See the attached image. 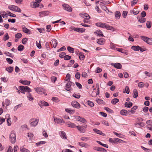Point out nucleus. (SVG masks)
Instances as JSON below:
<instances>
[{
	"label": "nucleus",
	"mask_w": 152,
	"mask_h": 152,
	"mask_svg": "<svg viewBox=\"0 0 152 152\" xmlns=\"http://www.w3.org/2000/svg\"><path fill=\"white\" fill-rule=\"evenodd\" d=\"M106 23H102L101 22H99L96 23V25L98 27L105 28Z\"/></svg>",
	"instance_id": "a211bd4d"
},
{
	"label": "nucleus",
	"mask_w": 152,
	"mask_h": 152,
	"mask_svg": "<svg viewBox=\"0 0 152 152\" xmlns=\"http://www.w3.org/2000/svg\"><path fill=\"white\" fill-rule=\"evenodd\" d=\"M20 92L25 94L26 92L29 93L31 92V89L27 86H20L18 88Z\"/></svg>",
	"instance_id": "f257e3e1"
},
{
	"label": "nucleus",
	"mask_w": 152,
	"mask_h": 152,
	"mask_svg": "<svg viewBox=\"0 0 152 152\" xmlns=\"http://www.w3.org/2000/svg\"><path fill=\"white\" fill-rule=\"evenodd\" d=\"M71 30H73L75 31L80 32L83 33L85 31V29L80 28H75L74 27H71L70 28Z\"/></svg>",
	"instance_id": "423d86ee"
},
{
	"label": "nucleus",
	"mask_w": 152,
	"mask_h": 152,
	"mask_svg": "<svg viewBox=\"0 0 152 152\" xmlns=\"http://www.w3.org/2000/svg\"><path fill=\"white\" fill-rule=\"evenodd\" d=\"M10 139L11 142L14 143L16 141L15 133L14 131H12L10 135Z\"/></svg>",
	"instance_id": "f03ea898"
},
{
	"label": "nucleus",
	"mask_w": 152,
	"mask_h": 152,
	"mask_svg": "<svg viewBox=\"0 0 152 152\" xmlns=\"http://www.w3.org/2000/svg\"><path fill=\"white\" fill-rule=\"evenodd\" d=\"M41 105L42 106H47L49 105L48 103V102L45 101H41Z\"/></svg>",
	"instance_id": "a18cd8bd"
},
{
	"label": "nucleus",
	"mask_w": 152,
	"mask_h": 152,
	"mask_svg": "<svg viewBox=\"0 0 152 152\" xmlns=\"http://www.w3.org/2000/svg\"><path fill=\"white\" fill-rule=\"evenodd\" d=\"M113 133L117 137L120 138L122 137V134L121 133H118L115 132H113Z\"/></svg>",
	"instance_id": "4d7b16f0"
},
{
	"label": "nucleus",
	"mask_w": 152,
	"mask_h": 152,
	"mask_svg": "<svg viewBox=\"0 0 152 152\" xmlns=\"http://www.w3.org/2000/svg\"><path fill=\"white\" fill-rule=\"evenodd\" d=\"M72 96L74 97L77 99H79L80 97V95L79 94H77L75 93H74Z\"/></svg>",
	"instance_id": "864d4df0"
},
{
	"label": "nucleus",
	"mask_w": 152,
	"mask_h": 152,
	"mask_svg": "<svg viewBox=\"0 0 152 152\" xmlns=\"http://www.w3.org/2000/svg\"><path fill=\"white\" fill-rule=\"evenodd\" d=\"M136 9L134 8L133 10L130 11V13H133L134 15H136L139 13V11H136Z\"/></svg>",
	"instance_id": "72a5a7b5"
},
{
	"label": "nucleus",
	"mask_w": 152,
	"mask_h": 152,
	"mask_svg": "<svg viewBox=\"0 0 152 152\" xmlns=\"http://www.w3.org/2000/svg\"><path fill=\"white\" fill-rule=\"evenodd\" d=\"M19 82L22 83L23 85H29L31 82L29 81H28L26 80H20L19 81Z\"/></svg>",
	"instance_id": "9b49d317"
},
{
	"label": "nucleus",
	"mask_w": 152,
	"mask_h": 152,
	"mask_svg": "<svg viewBox=\"0 0 152 152\" xmlns=\"http://www.w3.org/2000/svg\"><path fill=\"white\" fill-rule=\"evenodd\" d=\"M71 104L73 107L77 109H79L80 107V105L77 102H72Z\"/></svg>",
	"instance_id": "6e6552de"
},
{
	"label": "nucleus",
	"mask_w": 152,
	"mask_h": 152,
	"mask_svg": "<svg viewBox=\"0 0 152 152\" xmlns=\"http://www.w3.org/2000/svg\"><path fill=\"white\" fill-rule=\"evenodd\" d=\"M122 141L123 140L118 138H114L113 139L112 138H110L109 139V142H110L114 144H117L118 142L121 143Z\"/></svg>",
	"instance_id": "39448f33"
},
{
	"label": "nucleus",
	"mask_w": 152,
	"mask_h": 152,
	"mask_svg": "<svg viewBox=\"0 0 152 152\" xmlns=\"http://www.w3.org/2000/svg\"><path fill=\"white\" fill-rule=\"evenodd\" d=\"M75 84L80 89H82V87L81 85L79 83L77 82H76Z\"/></svg>",
	"instance_id": "680f3d73"
},
{
	"label": "nucleus",
	"mask_w": 152,
	"mask_h": 152,
	"mask_svg": "<svg viewBox=\"0 0 152 152\" xmlns=\"http://www.w3.org/2000/svg\"><path fill=\"white\" fill-rule=\"evenodd\" d=\"M6 60L9 64H12L13 62V60L10 58H7Z\"/></svg>",
	"instance_id": "6e6d98bb"
},
{
	"label": "nucleus",
	"mask_w": 152,
	"mask_h": 152,
	"mask_svg": "<svg viewBox=\"0 0 152 152\" xmlns=\"http://www.w3.org/2000/svg\"><path fill=\"white\" fill-rule=\"evenodd\" d=\"M105 41V39L103 38H100L97 39V43L100 45H103Z\"/></svg>",
	"instance_id": "6ab92c4d"
},
{
	"label": "nucleus",
	"mask_w": 152,
	"mask_h": 152,
	"mask_svg": "<svg viewBox=\"0 0 152 152\" xmlns=\"http://www.w3.org/2000/svg\"><path fill=\"white\" fill-rule=\"evenodd\" d=\"M80 77V74L79 72H77L76 73L75 77L77 79H79Z\"/></svg>",
	"instance_id": "5fc2aeb1"
},
{
	"label": "nucleus",
	"mask_w": 152,
	"mask_h": 152,
	"mask_svg": "<svg viewBox=\"0 0 152 152\" xmlns=\"http://www.w3.org/2000/svg\"><path fill=\"white\" fill-rule=\"evenodd\" d=\"M93 130L94 132L96 133L97 134H99L101 135H104V134L103 133L102 131L96 129H94Z\"/></svg>",
	"instance_id": "393cba45"
},
{
	"label": "nucleus",
	"mask_w": 152,
	"mask_h": 152,
	"mask_svg": "<svg viewBox=\"0 0 152 152\" xmlns=\"http://www.w3.org/2000/svg\"><path fill=\"white\" fill-rule=\"evenodd\" d=\"M94 33L97 34V36L100 37H102L104 36L102 31H101L100 30H98L94 32Z\"/></svg>",
	"instance_id": "f8f14e48"
},
{
	"label": "nucleus",
	"mask_w": 152,
	"mask_h": 152,
	"mask_svg": "<svg viewBox=\"0 0 152 152\" xmlns=\"http://www.w3.org/2000/svg\"><path fill=\"white\" fill-rule=\"evenodd\" d=\"M140 38L143 41L147 43L148 37L144 36H141Z\"/></svg>",
	"instance_id": "79ce46f5"
},
{
	"label": "nucleus",
	"mask_w": 152,
	"mask_h": 152,
	"mask_svg": "<svg viewBox=\"0 0 152 152\" xmlns=\"http://www.w3.org/2000/svg\"><path fill=\"white\" fill-rule=\"evenodd\" d=\"M22 36V34L20 33H18L15 35V37L17 39L20 38Z\"/></svg>",
	"instance_id": "603ef678"
},
{
	"label": "nucleus",
	"mask_w": 152,
	"mask_h": 152,
	"mask_svg": "<svg viewBox=\"0 0 152 152\" xmlns=\"http://www.w3.org/2000/svg\"><path fill=\"white\" fill-rule=\"evenodd\" d=\"M7 12L8 13V15L9 16L12 17H16V15L15 14L12 13L10 12L9 11H7Z\"/></svg>",
	"instance_id": "de8ad7c7"
},
{
	"label": "nucleus",
	"mask_w": 152,
	"mask_h": 152,
	"mask_svg": "<svg viewBox=\"0 0 152 152\" xmlns=\"http://www.w3.org/2000/svg\"><path fill=\"white\" fill-rule=\"evenodd\" d=\"M105 28H106L107 30H111L114 31V28L112 26H110L109 25L106 24Z\"/></svg>",
	"instance_id": "7c9ffc66"
},
{
	"label": "nucleus",
	"mask_w": 152,
	"mask_h": 152,
	"mask_svg": "<svg viewBox=\"0 0 152 152\" xmlns=\"http://www.w3.org/2000/svg\"><path fill=\"white\" fill-rule=\"evenodd\" d=\"M75 112V111L72 110L71 109L67 108V113L70 114L73 113Z\"/></svg>",
	"instance_id": "bf43d9fd"
},
{
	"label": "nucleus",
	"mask_w": 152,
	"mask_h": 152,
	"mask_svg": "<svg viewBox=\"0 0 152 152\" xmlns=\"http://www.w3.org/2000/svg\"><path fill=\"white\" fill-rule=\"evenodd\" d=\"M28 39L27 38L25 37L23 38L22 40V43L24 45L26 44L27 42Z\"/></svg>",
	"instance_id": "09e8293b"
},
{
	"label": "nucleus",
	"mask_w": 152,
	"mask_h": 152,
	"mask_svg": "<svg viewBox=\"0 0 152 152\" xmlns=\"http://www.w3.org/2000/svg\"><path fill=\"white\" fill-rule=\"evenodd\" d=\"M147 43L150 45H152V38H149L148 37Z\"/></svg>",
	"instance_id": "69168bd1"
},
{
	"label": "nucleus",
	"mask_w": 152,
	"mask_h": 152,
	"mask_svg": "<svg viewBox=\"0 0 152 152\" xmlns=\"http://www.w3.org/2000/svg\"><path fill=\"white\" fill-rule=\"evenodd\" d=\"M54 121L55 123L59 124H62L64 122L63 119L60 118H55Z\"/></svg>",
	"instance_id": "ddd939ff"
},
{
	"label": "nucleus",
	"mask_w": 152,
	"mask_h": 152,
	"mask_svg": "<svg viewBox=\"0 0 152 152\" xmlns=\"http://www.w3.org/2000/svg\"><path fill=\"white\" fill-rule=\"evenodd\" d=\"M87 104L91 107H93L94 105V103L89 101H88L87 102Z\"/></svg>",
	"instance_id": "052dcab7"
},
{
	"label": "nucleus",
	"mask_w": 152,
	"mask_h": 152,
	"mask_svg": "<svg viewBox=\"0 0 152 152\" xmlns=\"http://www.w3.org/2000/svg\"><path fill=\"white\" fill-rule=\"evenodd\" d=\"M34 89L36 91V92L39 94H45L46 96L47 95V94H45V90L43 88H41L39 87H38L37 88H34Z\"/></svg>",
	"instance_id": "20e7f679"
},
{
	"label": "nucleus",
	"mask_w": 152,
	"mask_h": 152,
	"mask_svg": "<svg viewBox=\"0 0 152 152\" xmlns=\"http://www.w3.org/2000/svg\"><path fill=\"white\" fill-rule=\"evenodd\" d=\"M76 119L77 121L84 123H86L87 122L86 120L84 118L79 116H77Z\"/></svg>",
	"instance_id": "1a4fd4ad"
},
{
	"label": "nucleus",
	"mask_w": 152,
	"mask_h": 152,
	"mask_svg": "<svg viewBox=\"0 0 152 152\" xmlns=\"http://www.w3.org/2000/svg\"><path fill=\"white\" fill-rule=\"evenodd\" d=\"M120 113L123 115H127L128 114L130 115L129 111H127L125 110H121L120 111Z\"/></svg>",
	"instance_id": "dca6fc26"
},
{
	"label": "nucleus",
	"mask_w": 152,
	"mask_h": 152,
	"mask_svg": "<svg viewBox=\"0 0 152 152\" xmlns=\"http://www.w3.org/2000/svg\"><path fill=\"white\" fill-rule=\"evenodd\" d=\"M50 43L51 45H53V47L54 48L56 47L58 44V42L57 40L55 39H52L51 42Z\"/></svg>",
	"instance_id": "aec40b11"
},
{
	"label": "nucleus",
	"mask_w": 152,
	"mask_h": 152,
	"mask_svg": "<svg viewBox=\"0 0 152 152\" xmlns=\"http://www.w3.org/2000/svg\"><path fill=\"white\" fill-rule=\"evenodd\" d=\"M132 103L130 102H126L124 104L125 106L128 108H130L132 106Z\"/></svg>",
	"instance_id": "5701e85b"
},
{
	"label": "nucleus",
	"mask_w": 152,
	"mask_h": 152,
	"mask_svg": "<svg viewBox=\"0 0 152 152\" xmlns=\"http://www.w3.org/2000/svg\"><path fill=\"white\" fill-rule=\"evenodd\" d=\"M99 94V88H97V89L96 92H92L91 96L93 97H95L96 96L98 95Z\"/></svg>",
	"instance_id": "b1692460"
},
{
	"label": "nucleus",
	"mask_w": 152,
	"mask_h": 152,
	"mask_svg": "<svg viewBox=\"0 0 152 152\" xmlns=\"http://www.w3.org/2000/svg\"><path fill=\"white\" fill-rule=\"evenodd\" d=\"M8 8L11 10L16 12H20L21 11V9L18 6L14 5L9 6L8 7Z\"/></svg>",
	"instance_id": "7ed1b4c3"
},
{
	"label": "nucleus",
	"mask_w": 152,
	"mask_h": 152,
	"mask_svg": "<svg viewBox=\"0 0 152 152\" xmlns=\"http://www.w3.org/2000/svg\"><path fill=\"white\" fill-rule=\"evenodd\" d=\"M38 3L35 1V2H33V5L31 7L34 8H36L37 7V6H38Z\"/></svg>",
	"instance_id": "e2e57ef3"
},
{
	"label": "nucleus",
	"mask_w": 152,
	"mask_h": 152,
	"mask_svg": "<svg viewBox=\"0 0 152 152\" xmlns=\"http://www.w3.org/2000/svg\"><path fill=\"white\" fill-rule=\"evenodd\" d=\"M116 50L118 51H119L122 53H124L125 54L126 53V52H125V50L122 48H116Z\"/></svg>",
	"instance_id": "a19ab883"
},
{
	"label": "nucleus",
	"mask_w": 152,
	"mask_h": 152,
	"mask_svg": "<svg viewBox=\"0 0 152 152\" xmlns=\"http://www.w3.org/2000/svg\"><path fill=\"white\" fill-rule=\"evenodd\" d=\"M76 128L80 132L84 133L85 132V130L83 126H76Z\"/></svg>",
	"instance_id": "4468645a"
},
{
	"label": "nucleus",
	"mask_w": 152,
	"mask_h": 152,
	"mask_svg": "<svg viewBox=\"0 0 152 152\" xmlns=\"http://www.w3.org/2000/svg\"><path fill=\"white\" fill-rule=\"evenodd\" d=\"M146 21V19L145 18H141L139 19L138 20V21L141 23H144Z\"/></svg>",
	"instance_id": "0e129e2a"
},
{
	"label": "nucleus",
	"mask_w": 152,
	"mask_h": 152,
	"mask_svg": "<svg viewBox=\"0 0 152 152\" xmlns=\"http://www.w3.org/2000/svg\"><path fill=\"white\" fill-rule=\"evenodd\" d=\"M9 39V37L8 33H7L5 34L4 37V38L3 40L4 41H6L8 39Z\"/></svg>",
	"instance_id": "13d9d810"
},
{
	"label": "nucleus",
	"mask_w": 152,
	"mask_h": 152,
	"mask_svg": "<svg viewBox=\"0 0 152 152\" xmlns=\"http://www.w3.org/2000/svg\"><path fill=\"white\" fill-rule=\"evenodd\" d=\"M46 142L45 141H40L37 143L36 145L37 146H39L40 145L44 144Z\"/></svg>",
	"instance_id": "c03bdc74"
},
{
	"label": "nucleus",
	"mask_w": 152,
	"mask_h": 152,
	"mask_svg": "<svg viewBox=\"0 0 152 152\" xmlns=\"http://www.w3.org/2000/svg\"><path fill=\"white\" fill-rule=\"evenodd\" d=\"M119 102V100L117 98L113 99L111 101V103L113 104H115L116 103Z\"/></svg>",
	"instance_id": "c85d7f7f"
},
{
	"label": "nucleus",
	"mask_w": 152,
	"mask_h": 152,
	"mask_svg": "<svg viewBox=\"0 0 152 152\" xmlns=\"http://www.w3.org/2000/svg\"><path fill=\"white\" fill-rule=\"evenodd\" d=\"M152 25V23L150 21H148L147 22L146 25L147 27L149 28H151Z\"/></svg>",
	"instance_id": "58836bf2"
},
{
	"label": "nucleus",
	"mask_w": 152,
	"mask_h": 152,
	"mask_svg": "<svg viewBox=\"0 0 152 152\" xmlns=\"http://www.w3.org/2000/svg\"><path fill=\"white\" fill-rule=\"evenodd\" d=\"M78 144L79 145L83 147H87V146H88V145L84 142H78Z\"/></svg>",
	"instance_id": "f704fd0d"
},
{
	"label": "nucleus",
	"mask_w": 152,
	"mask_h": 152,
	"mask_svg": "<svg viewBox=\"0 0 152 152\" xmlns=\"http://www.w3.org/2000/svg\"><path fill=\"white\" fill-rule=\"evenodd\" d=\"M138 108V107L137 106H134V107H133L132 109L129 111V112H130L132 114H134L135 111L134 110H136Z\"/></svg>",
	"instance_id": "4be33fe9"
},
{
	"label": "nucleus",
	"mask_w": 152,
	"mask_h": 152,
	"mask_svg": "<svg viewBox=\"0 0 152 152\" xmlns=\"http://www.w3.org/2000/svg\"><path fill=\"white\" fill-rule=\"evenodd\" d=\"M39 120L37 119L32 118L30 120L31 125L32 126H36Z\"/></svg>",
	"instance_id": "0eeeda50"
},
{
	"label": "nucleus",
	"mask_w": 152,
	"mask_h": 152,
	"mask_svg": "<svg viewBox=\"0 0 152 152\" xmlns=\"http://www.w3.org/2000/svg\"><path fill=\"white\" fill-rule=\"evenodd\" d=\"M111 65L114 66L115 68L118 69H121L122 67V65L118 63H116L115 64L112 63Z\"/></svg>",
	"instance_id": "9d476101"
},
{
	"label": "nucleus",
	"mask_w": 152,
	"mask_h": 152,
	"mask_svg": "<svg viewBox=\"0 0 152 152\" xmlns=\"http://www.w3.org/2000/svg\"><path fill=\"white\" fill-rule=\"evenodd\" d=\"M82 17H83L85 18H86V19H89L90 18V17L89 15L87 14H84L82 15Z\"/></svg>",
	"instance_id": "8fccbe9b"
},
{
	"label": "nucleus",
	"mask_w": 152,
	"mask_h": 152,
	"mask_svg": "<svg viewBox=\"0 0 152 152\" xmlns=\"http://www.w3.org/2000/svg\"><path fill=\"white\" fill-rule=\"evenodd\" d=\"M67 126H68L69 127L74 128L76 126L75 124L70 122H68L67 123Z\"/></svg>",
	"instance_id": "c9c22d12"
},
{
	"label": "nucleus",
	"mask_w": 152,
	"mask_h": 152,
	"mask_svg": "<svg viewBox=\"0 0 152 152\" xmlns=\"http://www.w3.org/2000/svg\"><path fill=\"white\" fill-rule=\"evenodd\" d=\"M67 50L70 53H73L75 51L74 49L70 46H68L67 47Z\"/></svg>",
	"instance_id": "c756f323"
},
{
	"label": "nucleus",
	"mask_w": 152,
	"mask_h": 152,
	"mask_svg": "<svg viewBox=\"0 0 152 152\" xmlns=\"http://www.w3.org/2000/svg\"><path fill=\"white\" fill-rule=\"evenodd\" d=\"M124 90L126 93L127 94H129V89L128 86H126L125 87Z\"/></svg>",
	"instance_id": "338daca9"
},
{
	"label": "nucleus",
	"mask_w": 152,
	"mask_h": 152,
	"mask_svg": "<svg viewBox=\"0 0 152 152\" xmlns=\"http://www.w3.org/2000/svg\"><path fill=\"white\" fill-rule=\"evenodd\" d=\"M49 13V12L48 11H45L41 12H39V16L40 17H42L43 15V16H46L48 15Z\"/></svg>",
	"instance_id": "2eb2a0df"
},
{
	"label": "nucleus",
	"mask_w": 152,
	"mask_h": 152,
	"mask_svg": "<svg viewBox=\"0 0 152 152\" xmlns=\"http://www.w3.org/2000/svg\"><path fill=\"white\" fill-rule=\"evenodd\" d=\"M20 150L21 152H30V151L28 149L22 147L20 148Z\"/></svg>",
	"instance_id": "e433bc0d"
},
{
	"label": "nucleus",
	"mask_w": 152,
	"mask_h": 152,
	"mask_svg": "<svg viewBox=\"0 0 152 152\" xmlns=\"http://www.w3.org/2000/svg\"><path fill=\"white\" fill-rule=\"evenodd\" d=\"M115 18L119 19L120 18L121 16L120 12L119 11H116L115 12Z\"/></svg>",
	"instance_id": "cd10ccee"
},
{
	"label": "nucleus",
	"mask_w": 152,
	"mask_h": 152,
	"mask_svg": "<svg viewBox=\"0 0 152 152\" xmlns=\"http://www.w3.org/2000/svg\"><path fill=\"white\" fill-rule=\"evenodd\" d=\"M133 97L134 98H137L138 96V93L136 89H134L133 91Z\"/></svg>",
	"instance_id": "a878e982"
},
{
	"label": "nucleus",
	"mask_w": 152,
	"mask_h": 152,
	"mask_svg": "<svg viewBox=\"0 0 152 152\" xmlns=\"http://www.w3.org/2000/svg\"><path fill=\"white\" fill-rule=\"evenodd\" d=\"M13 70V68L12 66H9L8 67H7L6 69V70L9 73L12 72Z\"/></svg>",
	"instance_id": "2f4dec72"
},
{
	"label": "nucleus",
	"mask_w": 152,
	"mask_h": 152,
	"mask_svg": "<svg viewBox=\"0 0 152 152\" xmlns=\"http://www.w3.org/2000/svg\"><path fill=\"white\" fill-rule=\"evenodd\" d=\"M144 84L143 82H140L138 83V86L140 88H142L144 86Z\"/></svg>",
	"instance_id": "774afa93"
},
{
	"label": "nucleus",
	"mask_w": 152,
	"mask_h": 152,
	"mask_svg": "<svg viewBox=\"0 0 152 152\" xmlns=\"http://www.w3.org/2000/svg\"><path fill=\"white\" fill-rule=\"evenodd\" d=\"M74 62L75 61L74 60H72L70 61L67 66L69 67H70L74 63Z\"/></svg>",
	"instance_id": "3c124183"
},
{
	"label": "nucleus",
	"mask_w": 152,
	"mask_h": 152,
	"mask_svg": "<svg viewBox=\"0 0 152 152\" xmlns=\"http://www.w3.org/2000/svg\"><path fill=\"white\" fill-rule=\"evenodd\" d=\"M22 28L23 30V31L26 34H30V31L28 29L26 28L25 26H22Z\"/></svg>",
	"instance_id": "f3484780"
},
{
	"label": "nucleus",
	"mask_w": 152,
	"mask_h": 152,
	"mask_svg": "<svg viewBox=\"0 0 152 152\" xmlns=\"http://www.w3.org/2000/svg\"><path fill=\"white\" fill-rule=\"evenodd\" d=\"M24 48V46L22 45H19L18 48V50L19 51H22L23 50Z\"/></svg>",
	"instance_id": "4c0bfd02"
},
{
	"label": "nucleus",
	"mask_w": 152,
	"mask_h": 152,
	"mask_svg": "<svg viewBox=\"0 0 152 152\" xmlns=\"http://www.w3.org/2000/svg\"><path fill=\"white\" fill-rule=\"evenodd\" d=\"M27 96L29 100L31 101L33 100V98L32 97V96L30 93L27 94Z\"/></svg>",
	"instance_id": "37998d69"
},
{
	"label": "nucleus",
	"mask_w": 152,
	"mask_h": 152,
	"mask_svg": "<svg viewBox=\"0 0 152 152\" xmlns=\"http://www.w3.org/2000/svg\"><path fill=\"white\" fill-rule=\"evenodd\" d=\"M60 137L63 139H66V134L63 131H61L59 133Z\"/></svg>",
	"instance_id": "412c9836"
},
{
	"label": "nucleus",
	"mask_w": 152,
	"mask_h": 152,
	"mask_svg": "<svg viewBox=\"0 0 152 152\" xmlns=\"http://www.w3.org/2000/svg\"><path fill=\"white\" fill-rule=\"evenodd\" d=\"M4 53L6 56H7L11 58H13L14 56L11 53H10L8 52H5Z\"/></svg>",
	"instance_id": "49530a36"
},
{
	"label": "nucleus",
	"mask_w": 152,
	"mask_h": 152,
	"mask_svg": "<svg viewBox=\"0 0 152 152\" xmlns=\"http://www.w3.org/2000/svg\"><path fill=\"white\" fill-rule=\"evenodd\" d=\"M104 109L106 110L107 112L110 113H113V111L111 109H110L108 107H105L104 108Z\"/></svg>",
	"instance_id": "ea45409f"
},
{
	"label": "nucleus",
	"mask_w": 152,
	"mask_h": 152,
	"mask_svg": "<svg viewBox=\"0 0 152 152\" xmlns=\"http://www.w3.org/2000/svg\"><path fill=\"white\" fill-rule=\"evenodd\" d=\"M59 57L61 58H64V60H66V56L65 52H62L59 55Z\"/></svg>",
	"instance_id": "bb28decb"
},
{
	"label": "nucleus",
	"mask_w": 152,
	"mask_h": 152,
	"mask_svg": "<svg viewBox=\"0 0 152 152\" xmlns=\"http://www.w3.org/2000/svg\"><path fill=\"white\" fill-rule=\"evenodd\" d=\"M140 47L138 45L137 46H132L131 47V49L134 51H139Z\"/></svg>",
	"instance_id": "473e14b6"
}]
</instances>
